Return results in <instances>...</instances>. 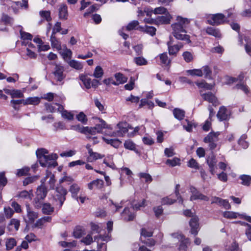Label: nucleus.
Masks as SVG:
<instances>
[{"mask_svg":"<svg viewBox=\"0 0 251 251\" xmlns=\"http://www.w3.org/2000/svg\"><path fill=\"white\" fill-rule=\"evenodd\" d=\"M104 182L102 179H97L88 184V188L89 190H92L94 187L97 189H101L103 186Z\"/></svg>","mask_w":251,"mask_h":251,"instance_id":"f3484780","label":"nucleus"},{"mask_svg":"<svg viewBox=\"0 0 251 251\" xmlns=\"http://www.w3.org/2000/svg\"><path fill=\"white\" fill-rule=\"evenodd\" d=\"M240 179L242 180L241 183L246 186H249L251 182V176L248 175H243L240 176Z\"/></svg>","mask_w":251,"mask_h":251,"instance_id":"4c0bfd02","label":"nucleus"},{"mask_svg":"<svg viewBox=\"0 0 251 251\" xmlns=\"http://www.w3.org/2000/svg\"><path fill=\"white\" fill-rule=\"evenodd\" d=\"M106 142L116 148L121 144V141L116 139L107 140Z\"/></svg>","mask_w":251,"mask_h":251,"instance_id":"4d7b16f0","label":"nucleus"},{"mask_svg":"<svg viewBox=\"0 0 251 251\" xmlns=\"http://www.w3.org/2000/svg\"><path fill=\"white\" fill-rule=\"evenodd\" d=\"M69 65L72 68L76 69V70H80L83 68V65L82 64L75 60H71L68 62Z\"/></svg>","mask_w":251,"mask_h":251,"instance_id":"72a5a7b5","label":"nucleus"},{"mask_svg":"<svg viewBox=\"0 0 251 251\" xmlns=\"http://www.w3.org/2000/svg\"><path fill=\"white\" fill-rule=\"evenodd\" d=\"M159 57L162 63L165 66H168L170 65L171 60L168 58L167 52L160 54Z\"/></svg>","mask_w":251,"mask_h":251,"instance_id":"c85d7f7f","label":"nucleus"},{"mask_svg":"<svg viewBox=\"0 0 251 251\" xmlns=\"http://www.w3.org/2000/svg\"><path fill=\"white\" fill-rule=\"evenodd\" d=\"M177 237L180 240H181L179 245V250L180 251H186L187 248V243L188 242V239H184V236L182 235H177Z\"/></svg>","mask_w":251,"mask_h":251,"instance_id":"5701e85b","label":"nucleus"},{"mask_svg":"<svg viewBox=\"0 0 251 251\" xmlns=\"http://www.w3.org/2000/svg\"><path fill=\"white\" fill-rule=\"evenodd\" d=\"M206 162L209 166V171L213 175L215 173V168L216 167L217 160L213 153L207 157Z\"/></svg>","mask_w":251,"mask_h":251,"instance_id":"9b49d317","label":"nucleus"},{"mask_svg":"<svg viewBox=\"0 0 251 251\" xmlns=\"http://www.w3.org/2000/svg\"><path fill=\"white\" fill-rule=\"evenodd\" d=\"M119 130L115 133V136H122L128 131V125L127 123H121L117 125Z\"/></svg>","mask_w":251,"mask_h":251,"instance_id":"ddd939ff","label":"nucleus"},{"mask_svg":"<svg viewBox=\"0 0 251 251\" xmlns=\"http://www.w3.org/2000/svg\"><path fill=\"white\" fill-rule=\"evenodd\" d=\"M171 26L173 29V31L172 32H184V33H186L184 26L181 25L180 24H178L177 22L172 24Z\"/></svg>","mask_w":251,"mask_h":251,"instance_id":"cd10ccee","label":"nucleus"},{"mask_svg":"<svg viewBox=\"0 0 251 251\" xmlns=\"http://www.w3.org/2000/svg\"><path fill=\"white\" fill-rule=\"evenodd\" d=\"M1 21L6 24H10L13 21L12 18L6 14H3L1 17Z\"/></svg>","mask_w":251,"mask_h":251,"instance_id":"0e129e2a","label":"nucleus"},{"mask_svg":"<svg viewBox=\"0 0 251 251\" xmlns=\"http://www.w3.org/2000/svg\"><path fill=\"white\" fill-rule=\"evenodd\" d=\"M59 18L61 20H67L68 18V7L65 4H61L59 8Z\"/></svg>","mask_w":251,"mask_h":251,"instance_id":"4468645a","label":"nucleus"},{"mask_svg":"<svg viewBox=\"0 0 251 251\" xmlns=\"http://www.w3.org/2000/svg\"><path fill=\"white\" fill-rule=\"evenodd\" d=\"M114 76L117 80L120 83L123 84L126 82L127 78L123 74L117 73L114 75Z\"/></svg>","mask_w":251,"mask_h":251,"instance_id":"f704fd0d","label":"nucleus"},{"mask_svg":"<svg viewBox=\"0 0 251 251\" xmlns=\"http://www.w3.org/2000/svg\"><path fill=\"white\" fill-rule=\"evenodd\" d=\"M139 176L145 178L146 182H151L152 180L151 176L149 174L141 173L139 174Z\"/></svg>","mask_w":251,"mask_h":251,"instance_id":"13d9d810","label":"nucleus"},{"mask_svg":"<svg viewBox=\"0 0 251 251\" xmlns=\"http://www.w3.org/2000/svg\"><path fill=\"white\" fill-rule=\"evenodd\" d=\"M67 193V190L62 186L60 185L56 187L53 196V200L56 203V205H58L59 208L62 206L66 200V196Z\"/></svg>","mask_w":251,"mask_h":251,"instance_id":"f03ea898","label":"nucleus"},{"mask_svg":"<svg viewBox=\"0 0 251 251\" xmlns=\"http://www.w3.org/2000/svg\"><path fill=\"white\" fill-rule=\"evenodd\" d=\"M42 212L45 214L50 215L53 212L54 208L49 203H42Z\"/></svg>","mask_w":251,"mask_h":251,"instance_id":"a878e982","label":"nucleus"},{"mask_svg":"<svg viewBox=\"0 0 251 251\" xmlns=\"http://www.w3.org/2000/svg\"><path fill=\"white\" fill-rule=\"evenodd\" d=\"M4 92L11 96L12 98H21L24 97V94L20 90L9 89L5 88L3 89Z\"/></svg>","mask_w":251,"mask_h":251,"instance_id":"f8f14e48","label":"nucleus"},{"mask_svg":"<svg viewBox=\"0 0 251 251\" xmlns=\"http://www.w3.org/2000/svg\"><path fill=\"white\" fill-rule=\"evenodd\" d=\"M175 117L178 120H182L185 116V111L179 108H176L173 110Z\"/></svg>","mask_w":251,"mask_h":251,"instance_id":"393cba45","label":"nucleus"},{"mask_svg":"<svg viewBox=\"0 0 251 251\" xmlns=\"http://www.w3.org/2000/svg\"><path fill=\"white\" fill-rule=\"evenodd\" d=\"M80 191V187L79 186L75 183H74L72 184L69 189V191L72 194V196L73 198L76 199V200L78 201V197H77V195L78 193V192Z\"/></svg>","mask_w":251,"mask_h":251,"instance_id":"4be33fe9","label":"nucleus"},{"mask_svg":"<svg viewBox=\"0 0 251 251\" xmlns=\"http://www.w3.org/2000/svg\"><path fill=\"white\" fill-rule=\"evenodd\" d=\"M18 196L20 198H22L25 199H29L30 200L32 199V197L31 195L29 193L28 191L25 190L19 193Z\"/></svg>","mask_w":251,"mask_h":251,"instance_id":"5fc2aeb1","label":"nucleus"},{"mask_svg":"<svg viewBox=\"0 0 251 251\" xmlns=\"http://www.w3.org/2000/svg\"><path fill=\"white\" fill-rule=\"evenodd\" d=\"M238 213L232 211H226L224 212L223 216L227 219H235L237 217Z\"/></svg>","mask_w":251,"mask_h":251,"instance_id":"a18cd8bd","label":"nucleus"},{"mask_svg":"<svg viewBox=\"0 0 251 251\" xmlns=\"http://www.w3.org/2000/svg\"><path fill=\"white\" fill-rule=\"evenodd\" d=\"M62 116L63 118L69 120H72L74 119V114L67 110H64L62 112Z\"/></svg>","mask_w":251,"mask_h":251,"instance_id":"bf43d9fd","label":"nucleus"},{"mask_svg":"<svg viewBox=\"0 0 251 251\" xmlns=\"http://www.w3.org/2000/svg\"><path fill=\"white\" fill-rule=\"evenodd\" d=\"M40 16L47 22H50L52 20L50 16V12L49 10H42L39 12Z\"/></svg>","mask_w":251,"mask_h":251,"instance_id":"c756f323","label":"nucleus"},{"mask_svg":"<svg viewBox=\"0 0 251 251\" xmlns=\"http://www.w3.org/2000/svg\"><path fill=\"white\" fill-rule=\"evenodd\" d=\"M173 36L177 40L186 41L187 43H190V36L184 32H172Z\"/></svg>","mask_w":251,"mask_h":251,"instance_id":"a211bd4d","label":"nucleus"},{"mask_svg":"<svg viewBox=\"0 0 251 251\" xmlns=\"http://www.w3.org/2000/svg\"><path fill=\"white\" fill-rule=\"evenodd\" d=\"M170 40L167 43L169 53L171 55L176 56L178 51L181 49L183 45L182 43H178L176 45H173L174 40L172 37H170Z\"/></svg>","mask_w":251,"mask_h":251,"instance_id":"39448f33","label":"nucleus"},{"mask_svg":"<svg viewBox=\"0 0 251 251\" xmlns=\"http://www.w3.org/2000/svg\"><path fill=\"white\" fill-rule=\"evenodd\" d=\"M245 139L246 136L242 135L238 140L239 145L244 149H246L248 147V143L245 140Z\"/></svg>","mask_w":251,"mask_h":251,"instance_id":"6e6d98bb","label":"nucleus"},{"mask_svg":"<svg viewBox=\"0 0 251 251\" xmlns=\"http://www.w3.org/2000/svg\"><path fill=\"white\" fill-rule=\"evenodd\" d=\"M103 156H102L100 154L95 152L93 155L89 156L87 157V161L90 162H93L99 158H102Z\"/></svg>","mask_w":251,"mask_h":251,"instance_id":"37998d69","label":"nucleus"},{"mask_svg":"<svg viewBox=\"0 0 251 251\" xmlns=\"http://www.w3.org/2000/svg\"><path fill=\"white\" fill-rule=\"evenodd\" d=\"M205 31L206 32L210 35L213 36L217 38H220L221 37L220 32L217 28L212 27H207Z\"/></svg>","mask_w":251,"mask_h":251,"instance_id":"b1692460","label":"nucleus"},{"mask_svg":"<svg viewBox=\"0 0 251 251\" xmlns=\"http://www.w3.org/2000/svg\"><path fill=\"white\" fill-rule=\"evenodd\" d=\"M4 211L5 216L7 218H11L13 216L14 212L12 209L10 207H4Z\"/></svg>","mask_w":251,"mask_h":251,"instance_id":"69168bd1","label":"nucleus"},{"mask_svg":"<svg viewBox=\"0 0 251 251\" xmlns=\"http://www.w3.org/2000/svg\"><path fill=\"white\" fill-rule=\"evenodd\" d=\"M27 219L24 218V220L27 224H33L35 220L38 218V213L32 210L28 203L26 204Z\"/></svg>","mask_w":251,"mask_h":251,"instance_id":"423d86ee","label":"nucleus"},{"mask_svg":"<svg viewBox=\"0 0 251 251\" xmlns=\"http://www.w3.org/2000/svg\"><path fill=\"white\" fill-rule=\"evenodd\" d=\"M50 41L51 42V45L53 47L56 48L57 49H61V44L57 40L56 38L54 36V34H51Z\"/></svg>","mask_w":251,"mask_h":251,"instance_id":"e433bc0d","label":"nucleus"},{"mask_svg":"<svg viewBox=\"0 0 251 251\" xmlns=\"http://www.w3.org/2000/svg\"><path fill=\"white\" fill-rule=\"evenodd\" d=\"M199 219L196 216L193 217L190 222L189 225L191 227L190 232L195 236L198 234L199 230Z\"/></svg>","mask_w":251,"mask_h":251,"instance_id":"9d476101","label":"nucleus"},{"mask_svg":"<svg viewBox=\"0 0 251 251\" xmlns=\"http://www.w3.org/2000/svg\"><path fill=\"white\" fill-rule=\"evenodd\" d=\"M47 189L43 185L39 186L36 191V196L34 200V204L35 207L40 208L42 205V201L46 197Z\"/></svg>","mask_w":251,"mask_h":251,"instance_id":"7ed1b4c3","label":"nucleus"},{"mask_svg":"<svg viewBox=\"0 0 251 251\" xmlns=\"http://www.w3.org/2000/svg\"><path fill=\"white\" fill-rule=\"evenodd\" d=\"M124 147L126 149L134 150L136 148L135 144L130 140L126 141L124 143Z\"/></svg>","mask_w":251,"mask_h":251,"instance_id":"8fccbe9b","label":"nucleus"},{"mask_svg":"<svg viewBox=\"0 0 251 251\" xmlns=\"http://www.w3.org/2000/svg\"><path fill=\"white\" fill-rule=\"evenodd\" d=\"M11 206L14 208V211L16 213H21L22 212L21 205L15 201L11 202Z\"/></svg>","mask_w":251,"mask_h":251,"instance_id":"e2e57ef3","label":"nucleus"},{"mask_svg":"<svg viewBox=\"0 0 251 251\" xmlns=\"http://www.w3.org/2000/svg\"><path fill=\"white\" fill-rule=\"evenodd\" d=\"M217 116L220 121L226 120L228 118V114L226 108L225 106H222L217 114Z\"/></svg>","mask_w":251,"mask_h":251,"instance_id":"aec40b11","label":"nucleus"},{"mask_svg":"<svg viewBox=\"0 0 251 251\" xmlns=\"http://www.w3.org/2000/svg\"><path fill=\"white\" fill-rule=\"evenodd\" d=\"M175 201V200L172 199L170 197H166L162 199L161 203L162 204H172Z\"/></svg>","mask_w":251,"mask_h":251,"instance_id":"052dcab7","label":"nucleus"},{"mask_svg":"<svg viewBox=\"0 0 251 251\" xmlns=\"http://www.w3.org/2000/svg\"><path fill=\"white\" fill-rule=\"evenodd\" d=\"M220 133L219 132H210L203 139V141L207 143L208 142H217L218 141V136Z\"/></svg>","mask_w":251,"mask_h":251,"instance_id":"dca6fc26","label":"nucleus"},{"mask_svg":"<svg viewBox=\"0 0 251 251\" xmlns=\"http://www.w3.org/2000/svg\"><path fill=\"white\" fill-rule=\"evenodd\" d=\"M16 246V241L14 238H9L6 242V247L7 250H11Z\"/></svg>","mask_w":251,"mask_h":251,"instance_id":"58836bf2","label":"nucleus"},{"mask_svg":"<svg viewBox=\"0 0 251 251\" xmlns=\"http://www.w3.org/2000/svg\"><path fill=\"white\" fill-rule=\"evenodd\" d=\"M29 171V168L28 167H25L22 169L18 170L17 175L21 176L26 175Z\"/></svg>","mask_w":251,"mask_h":251,"instance_id":"338daca9","label":"nucleus"},{"mask_svg":"<svg viewBox=\"0 0 251 251\" xmlns=\"http://www.w3.org/2000/svg\"><path fill=\"white\" fill-rule=\"evenodd\" d=\"M177 22L178 24H180L181 25L184 26L185 28L186 26L188 25L190 23V21L187 18H183L181 17L178 16L176 19Z\"/></svg>","mask_w":251,"mask_h":251,"instance_id":"79ce46f5","label":"nucleus"},{"mask_svg":"<svg viewBox=\"0 0 251 251\" xmlns=\"http://www.w3.org/2000/svg\"><path fill=\"white\" fill-rule=\"evenodd\" d=\"M200 94L204 100L207 101L209 103H211L213 105L216 106L219 104L217 98L211 92L203 93L202 91H201Z\"/></svg>","mask_w":251,"mask_h":251,"instance_id":"1a4fd4ad","label":"nucleus"},{"mask_svg":"<svg viewBox=\"0 0 251 251\" xmlns=\"http://www.w3.org/2000/svg\"><path fill=\"white\" fill-rule=\"evenodd\" d=\"M187 125L184 124L183 125V128L188 132H191L192 130L193 126H195L192 123V122L189 121L188 120H185Z\"/></svg>","mask_w":251,"mask_h":251,"instance_id":"680f3d73","label":"nucleus"},{"mask_svg":"<svg viewBox=\"0 0 251 251\" xmlns=\"http://www.w3.org/2000/svg\"><path fill=\"white\" fill-rule=\"evenodd\" d=\"M190 189L192 193L190 197L191 201L201 200L204 201H208L209 200V198L207 196L202 194L198 191L195 187L191 186Z\"/></svg>","mask_w":251,"mask_h":251,"instance_id":"6e6552de","label":"nucleus"},{"mask_svg":"<svg viewBox=\"0 0 251 251\" xmlns=\"http://www.w3.org/2000/svg\"><path fill=\"white\" fill-rule=\"evenodd\" d=\"M122 216L126 221H132L135 217L134 214L130 212L129 209L128 207H126L124 209L122 213Z\"/></svg>","mask_w":251,"mask_h":251,"instance_id":"6ab92c4d","label":"nucleus"},{"mask_svg":"<svg viewBox=\"0 0 251 251\" xmlns=\"http://www.w3.org/2000/svg\"><path fill=\"white\" fill-rule=\"evenodd\" d=\"M80 80L83 82L86 88L89 89L91 87V79L87 75H81Z\"/></svg>","mask_w":251,"mask_h":251,"instance_id":"2f4dec72","label":"nucleus"},{"mask_svg":"<svg viewBox=\"0 0 251 251\" xmlns=\"http://www.w3.org/2000/svg\"><path fill=\"white\" fill-rule=\"evenodd\" d=\"M152 232L151 231H148L145 228H142L141 231V237H143V239L146 238V237H151L152 236Z\"/></svg>","mask_w":251,"mask_h":251,"instance_id":"de8ad7c7","label":"nucleus"},{"mask_svg":"<svg viewBox=\"0 0 251 251\" xmlns=\"http://www.w3.org/2000/svg\"><path fill=\"white\" fill-rule=\"evenodd\" d=\"M139 22L137 21H132L130 22L126 27V30L130 31L132 30L138 29L139 28L141 29V27L139 26Z\"/></svg>","mask_w":251,"mask_h":251,"instance_id":"bb28decb","label":"nucleus"},{"mask_svg":"<svg viewBox=\"0 0 251 251\" xmlns=\"http://www.w3.org/2000/svg\"><path fill=\"white\" fill-rule=\"evenodd\" d=\"M225 16L223 14L218 13L211 15V19H208L207 22L209 25H217L225 22Z\"/></svg>","mask_w":251,"mask_h":251,"instance_id":"0eeeda50","label":"nucleus"},{"mask_svg":"<svg viewBox=\"0 0 251 251\" xmlns=\"http://www.w3.org/2000/svg\"><path fill=\"white\" fill-rule=\"evenodd\" d=\"M153 210L155 213L156 217H159L163 213V209L161 206H158L156 207H154L153 208Z\"/></svg>","mask_w":251,"mask_h":251,"instance_id":"774afa93","label":"nucleus"},{"mask_svg":"<svg viewBox=\"0 0 251 251\" xmlns=\"http://www.w3.org/2000/svg\"><path fill=\"white\" fill-rule=\"evenodd\" d=\"M201 70L205 77H211L212 71L208 66H203Z\"/></svg>","mask_w":251,"mask_h":251,"instance_id":"49530a36","label":"nucleus"},{"mask_svg":"<svg viewBox=\"0 0 251 251\" xmlns=\"http://www.w3.org/2000/svg\"><path fill=\"white\" fill-rule=\"evenodd\" d=\"M188 73L192 75L201 76L203 75L202 71L201 69L190 70L188 71Z\"/></svg>","mask_w":251,"mask_h":251,"instance_id":"603ef678","label":"nucleus"},{"mask_svg":"<svg viewBox=\"0 0 251 251\" xmlns=\"http://www.w3.org/2000/svg\"><path fill=\"white\" fill-rule=\"evenodd\" d=\"M48 151L45 149L41 148L36 151V154L40 165L42 167H55L57 165L56 154L47 155Z\"/></svg>","mask_w":251,"mask_h":251,"instance_id":"f257e3e1","label":"nucleus"},{"mask_svg":"<svg viewBox=\"0 0 251 251\" xmlns=\"http://www.w3.org/2000/svg\"><path fill=\"white\" fill-rule=\"evenodd\" d=\"M40 102V99L38 97L28 98L25 100L24 104L37 105Z\"/></svg>","mask_w":251,"mask_h":251,"instance_id":"473e14b6","label":"nucleus"},{"mask_svg":"<svg viewBox=\"0 0 251 251\" xmlns=\"http://www.w3.org/2000/svg\"><path fill=\"white\" fill-rule=\"evenodd\" d=\"M171 17L170 15L158 16L155 19L156 25L168 24L170 23Z\"/></svg>","mask_w":251,"mask_h":251,"instance_id":"412c9836","label":"nucleus"},{"mask_svg":"<svg viewBox=\"0 0 251 251\" xmlns=\"http://www.w3.org/2000/svg\"><path fill=\"white\" fill-rule=\"evenodd\" d=\"M76 119L78 121L80 122L83 124H86L88 121L86 115L83 112H80L76 116Z\"/></svg>","mask_w":251,"mask_h":251,"instance_id":"c03bdc74","label":"nucleus"},{"mask_svg":"<svg viewBox=\"0 0 251 251\" xmlns=\"http://www.w3.org/2000/svg\"><path fill=\"white\" fill-rule=\"evenodd\" d=\"M103 75V71L102 68L100 66H97L95 69L93 76L96 78H101Z\"/></svg>","mask_w":251,"mask_h":251,"instance_id":"c9c22d12","label":"nucleus"},{"mask_svg":"<svg viewBox=\"0 0 251 251\" xmlns=\"http://www.w3.org/2000/svg\"><path fill=\"white\" fill-rule=\"evenodd\" d=\"M20 225V221L17 219H12L10 220L7 226V229L9 231H12L13 229L18 231Z\"/></svg>","mask_w":251,"mask_h":251,"instance_id":"2eb2a0df","label":"nucleus"},{"mask_svg":"<svg viewBox=\"0 0 251 251\" xmlns=\"http://www.w3.org/2000/svg\"><path fill=\"white\" fill-rule=\"evenodd\" d=\"M141 30L153 36L155 34L156 28L153 26H146V27H141Z\"/></svg>","mask_w":251,"mask_h":251,"instance_id":"a19ab883","label":"nucleus"},{"mask_svg":"<svg viewBox=\"0 0 251 251\" xmlns=\"http://www.w3.org/2000/svg\"><path fill=\"white\" fill-rule=\"evenodd\" d=\"M64 67L60 64H55V67L52 72L54 79L57 81L62 82L66 77L64 74Z\"/></svg>","mask_w":251,"mask_h":251,"instance_id":"20e7f679","label":"nucleus"},{"mask_svg":"<svg viewBox=\"0 0 251 251\" xmlns=\"http://www.w3.org/2000/svg\"><path fill=\"white\" fill-rule=\"evenodd\" d=\"M166 164L171 167H175L176 166H179L180 165V159L177 157H174L172 159H167Z\"/></svg>","mask_w":251,"mask_h":251,"instance_id":"7c9ffc66","label":"nucleus"},{"mask_svg":"<svg viewBox=\"0 0 251 251\" xmlns=\"http://www.w3.org/2000/svg\"><path fill=\"white\" fill-rule=\"evenodd\" d=\"M135 62L138 65H145L147 64V61L143 57H137L134 59Z\"/></svg>","mask_w":251,"mask_h":251,"instance_id":"09e8293b","label":"nucleus"},{"mask_svg":"<svg viewBox=\"0 0 251 251\" xmlns=\"http://www.w3.org/2000/svg\"><path fill=\"white\" fill-rule=\"evenodd\" d=\"M182 56L184 60L187 63L192 61L194 59L193 54L188 51L184 52L182 54Z\"/></svg>","mask_w":251,"mask_h":251,"instance_id":"ea45409f","label":"nucleus"},{"mask_svg":"<svg viewBox=\"0 0 251 251\" xmlns=\"http://www.w3.org/2000/svg\"><path fill=\"white\" fill-rule=\"evenodd\" d=\"M188 166L194 168L195 169H199V166L197 161L191 158L188 163Z\"/></svg>","mask_w":251,"mask_h":251,"instance_id":"864d4df0","label":"nucleus"},{"mask_svg":"<svg viewBox=\"0 0 251 251\" xmlns=\"http://www.w3.org/2000/svg\"><path fill=\"white\" fill-rule=\"evenodd\" d=\"M140 240L143 243L145 244L148 246H153L155 244V241L152 239H148L146 240V238L143 239L142 237H140Z\"/></svg>","mask_w":251,"mask_h":251,"instance_id":"3c124183","label":"nucleus"}]
</instances>
